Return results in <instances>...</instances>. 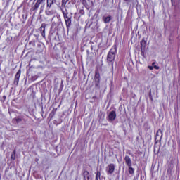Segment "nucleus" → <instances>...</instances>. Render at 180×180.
<instances>
[{"mask_svg": "<svg viewBox=\"0 0 180 180\" xmlns=\"http://www.w3.org/2000/svg\"><path fill=\"white\" fill-rule=\"evenodd\" d=\"M54 4L57 6H61V0H46L45 13L47 16H51L54 13V11L51 9L52 6H54Z\"/></svg>", "mask_w": 180, "mask_h": 180, "instance_id": "nucleus-1", "label": "nucleus"}, {"mask_svg": "<svg viewBox=\"0 0 180 180\" xmlns=\"http://www.w3.org/2000/svg\"><path fill=\"white\" fill-rule=\"evenodd\" d=\"M46 2V0H34L33 5L31 8V10L33 12H37V11L39 8V13H43L44 11V6H46V4H44ZM41 5V7H40Z\"/></svg>", "mask_w": 180, "mask_h": 180, "instance_id": "nucleus-2", "label": "nucleus"}, {"mask_svg": "<svg viewBox=\"0 0 180 180\" xmlns=\"http://www.w3.org/2000/svg\"><path fill=\"white\" fill-rule=\"evenodd\" d=\"M62 13L63 15L66 27L68 31L70 30V27H71V25H72V14H70L68 12H67V10L66 12L65 11H63Z\"/></svg>", "mask_w": 180, "mask_h": 180, "instance_id": "nucleus-3", "label": "nucleus"}, {"mask_svg": "<svg viewBox=\"0 0 180 180\" xmlns=\"http://www.w3.org/2000/svg\"><path fill=\"white\" fill-rule=\"evenodd\" d=\"M115 58H116V49H111L107 55L108 64H113V61H115Z\"/></svg>", "mask_w": 180, "mask_h": 180, "instance_id": "nucleus-4", "label": "nucleus"}, {"mask_svg": "<svg viewBox=\"0 0 180 180\" xmlns=\"http://www.w3.org/2000/svg\"><path fill=\"white\" fill-rule=\"evenodd\" d=\"M94 81H95V86L96 88H100L101 84V74H99V71L96 70L95 76H94Z\"/></svg>", "mask_w": 180, "mask_h": 180, "instance_id": "nucleus-5", "label": "nucleus"}, {"mask_svg": "<svg viewBox=\"0 0 180 180\" xmlns=\"http://www.w3.org/2000/svg\"><path fill=\"white\" fill-rule=\"evenodd\" d=\"M116 119V111H110L108 116V122H114Z\"/></svg>", "mask_w": 180, "mask_h": 180, "instance_id": "nucleus-6", "label": "nucleus"}, {"mask_svg": "<svg viewBox=\"0 0 180 180\" xmlns=\"http://www.w3.org/2000/svg\"><path fill=\"white\" fill-rule=\"evenodd\" d=\"M67 2H68V0H60V6H58V8H60V10L64 11V8L65 9H66V8H68V4L67 5Z\"/></svg>", "mask_w": 180, "mask_h": 180, "instance_id": "nucleus-7", "label": "nucleus"}, {"mask_svg": "<svg viewBox=\"0 0 180 180\" xmlns=\"http://www.w3.org/2000/svg\"><path fill=\"white\" fill-rule=\"evenodd\" d=\"M107 173L109 174H113L115 172V165L114 164H110L106 169Z\"/></svg>", "mask_w": 180, "mask_h": 180, "instance_id": "nucleus-8", "label": "nucleus"}, {"mask_svg": "<svg viewBox=\"0 0 180 180\" xmlns=\"http://www.w3.org/2000/svg\"><path fill=\"white\" fill-rule=\"evenodd\" d=\"M40 30H41V34L42 37L44 38L46 37V24L45 23L41 24Z\"/></svg>", "mask_w": 180, "mask_h": 180, "instance_id": "nucleus-9", "label": "nucleus"}, {"mask_svg": "<svg viewBox=\"0 0 180 180\" xmlns=\"http://www.w3.org/2000/svg\"><path fill=\"white\" fill-rule=\"evenodd\" d=\"M19 78H20V70H18L15 75L14 79L15 85H18V84H19Z\"/></svg>", "mask_w": 180, "mask_h": 180, "instance_id": "nucleus-10", "label": "nucleus"}, {"mask_svg": "<svg viewBox=\"0 0 180 180\" xmlns=\"http://www.w3.org/2000/svg\"><path fill=\"white\" fill-rule=\"evenodd\" d=\"M124 161L127 167L131 166V159L130 158V156L126 155L124 158Z\"/></svg>", "mask_w": 180, "mask_h": 180, "instance_id": "nucleus-11", "label": "nucleus"}, {"mask_svg": "<svg viewBox=\"0 0 180 180\" xmlns=\"http://www.w3.org/2000/svg\"><path fill=\"white\" fill-rule=\"evenodd\" d=\"M103 20L104 23H109V22H110V20H112V16L109 15L107 17H103Z\"/></svg>", "mask_w": 180, "mask_h": 180, "instance_id": "nucleus-12", "label": "nucleus"}, {"mask_svg": "<svg viewBox=\"0 0 180 180\" xmlns=\"http://www.w3.org/2000/svg\"><path fill=\"white\" fill-rule=\"evenodd\" d=\"M147 44V41L144 40V39H142L141 43V50H144L146 49V46Z\"/></svg>", "mask_w": 180, "mask_h": 180, "instance_id": "nucleus-13", "label": "nucleus"}, {"mask_svg": "<svg viewBox=\"0 0 180 180\" xmlns=\"http://www.w3.org/2000/svg\"><path fill=\"white\" fill-rule=\"evenodd\" d=\"M83 175L84 177V180H89V172L84 171Z\"/></svg>", "mask_w": 180, "mask_h": 180, "instance_id": "nucleus-14", "label": "nucleus"}, {"mask_svg": "<svg viewBox=\"0 0 180 180\" xmlns=\"http://www.w3.org/2000/svg\"><path fill=\"white\" fill-rule=\"evenodd\" d=\"M69 6H74L75 4H77V0H68Z\"/></svg>", "mask_w": 180, "mask_h": 180, "instance_id": "nucleus-15", "label": "nucleus"}, {"mask_svg": "<svg viewBox=\"0 0 180 180\" xmlns=\"http://www.w3.org/2000/svg\"><path fill=\"white\" fill-rule=\"evenodd\" d=\"M128 168H129L128 171H129L130 175H134V169L132 168L131 166H128Z\"/></svg>", "mask_w": 180, "mask_h": 180, "instance_id": "nucleus-16", "label": "nucleus"}, {"mask_svg": "<svg viewBox=\"0 0 180 180\" xmlns=\"http://www.w3.org/2000/svg\"><path fill=\"white\" fill-rule=\"evenodd\" d=\"M160 136V139H162V131L161 129H159L156 133V137Z\"/></svg>", "mask_w": 180, "mask_h": 180, "instance_id": "nucleus-17", "label": "nucleus"}, {"mask_svg": "<svg viewBox=\"0 0 180 180\" xmlns=\"http://www.w3.org/2000/svg\"><path fill=\"white\" fill-rule=\"evenodd\" d=\"M57 113V108H53L52 111L50 112V116L53 117Z\"/></svg>", "mask_w": 180, "mask_h": 180, "instance_id": "nucleus-18", "label": "nucleus"}, {"mask_svg": "<svg viewBox=\"0 0 180 180\" xmlns=\"http://www.w3.org/2000/svg\"><path fill=\"white\" fill-rule=\"evenodd\" d=\"M16 159V150H14L13 151V153L11 154V160H15Z\"/></svg>", "mask_w": 180, "mask_h": 180, "instance_id": "nucleus-19", "label": "nucleus"}, {"mask_svg": "<svg viewBox=\"0 0 180 180\" xmlns=\"http://www.w3.org/2000/svg\"><path fill=\"white\" fill-rule=\"evenodd\" d=\"M96 180H102V179H101V172L97 171L96 175Z\"/></svg>", "mask_w": 180, "mask_h": 180, "instance_id": "nucleus-20", "label": "nucleus"}, {"mask_svg": "<svg viewBox=\"0 0 180 180\" xmlns=\"http://www.w3.org/2000/svg\"><path fill=\"white\" fill-rule=\"evenodd\" d=\"M82 5L85 6V8L88 7V1L86 0H80Z\"/></svg>", "mask_w": 180, "mask_h": 180, "instance_id": "nucleus-21", "label": "nucleus"}, {"mask_svg": "<svg viewBox=\"0 0 180 180\" xmlns=\"http://www.w3.org/2000/svg\"><path fill=\"white\" fill-rule=\"evenodd\" d=\"M15 120L16 123H20V122H22V120L20 117H18V118H15Z\"/></svg>", "mask_w": 180, "mask_h": 180, "instance_id": "nucleus-22", "label": "nucleus"}, {"mask_svg": "<svg viewBox=\"0 0 180 180\" xmlns=\"http://www.w3.org/2000/svg\"><path fill=\"white\" fill-rule=\"evenodd\" d=\"M153 68H155V70H160V67H158L157 65H154Z\"/></svg>", "mask_w": 180, "mask_h": 180, "instance_id": "nucleus-23", "label": "nucleus"}, {"mask_svg": "<svg viewBox=\"0 0 180 180\" xmlns=\"http://www.w3.org/2000/svg\"><path fill=\"white\" fill-rule=\"evenodd\" d=\"M58 23L59 26H63V22H61V20H59Z\"/></svg>", "mask_w": 180, "mask_h": 180, "instance_id": "nucleus-24", "label": "nucleus"}, {"mask_svg": "<svg viewBox=\"0 0 180 180\" xmlns=\"http://www.w3.org/2000/svg\"><path fill=\"white\" fill-rule=\"evenodd\" d=\"M149 70H154V67L153 66H148Z\"/></svg>", "mask_w": 180, "mask_h": 180, "instance_id": "nucleus-25", "label": "nucleus"}, {"mask_svg": "<svg viewBox=\"0 0 180 180\" xmlns=\"http://www.w3.org/2000/svg\"><path fill=\"white\" fill-rule=\"evenodd\" d=\"M88 2H90L91 5H94V1H92V0H88Z\"/></svg>", "mask_w": 180, "mask_h": 180, "instance_id": "nucleus-26", "label": "nucleus"}, {"mask_svg": "<svg viewBox=\"0 0 180 180\" xmlns=\"http://www.w3.org/2000/svg\"><path fill=\"white\" fill-rule=\"evenodd\" d=\"M3 99L5 101V99H6V96H3Z\"/></svg>", "mask_w": 180, "mask_h": 180, "instance_id": "nucleus-27", "label": "nucleus"}, {"mask_svg": "<svg viewBox=\"0 0 180 180\" xmlns=\"http://www.w3.org/2000/svg\"><path fill=\"white\" fill-rule=\"evenodd\" d=\"M125 2H129V0H124Z\"/></svg>", "mask_w": 180, "mask_h": 180, "instance_id": "nucleus-28", "label": "nucleus"}, {"mask_svg": "<svg viewBox=\"0 0 180 180\" xmlns=\"http://www.w3.org/2000/svg\"><path fill=\"white\" fill-rule=\"evenodd\" d=\"M9 4V1H7V5Z\"/></svg>", "mask_w": 180, "mask_h": 180, "instance_id": "nucleus-29", "label": "nucleus"}, {"mask_svg": "<svg viewBox=\"0 0 180 180\" xmlns=\"http://www.w3.org/2000/svg\"><path fill=\"white\" fill-rule=\"evenodd\" d=\"M151 95V93L149 94V96Z\"/></svg>", "mask_w": 180, "mask_h": 180, "instance_id": "nucleus-30", "label": "nucleus"}, {"mask_svg": "<svg viewBox=\"0 0 180 180\" xmlns=\"http://www.w3.org/2000/svg\"><path fill=\"white\" fill-rule=\"evenodd\" d=\"M134 180H136V179H134Z\"/></svg>", "mask_w": 180, "mask_h": 180, "instance_id": "nucleus-31", "label": "nucleus"}, {"mask_svg": "<svg viewBox=\"0 0 180 180\" xmlns=\"http://www.w3.org/2000/svg\"><path fill=\"white\" fill-rule=\"evenodd\" d=\"M134 180H136V179H134Z\"/></svg>", "mask_w": 180, "mask_h": 180, "instance_id": "nucleus-32", "label": "nucleus"}]
</instances>
